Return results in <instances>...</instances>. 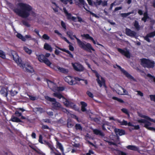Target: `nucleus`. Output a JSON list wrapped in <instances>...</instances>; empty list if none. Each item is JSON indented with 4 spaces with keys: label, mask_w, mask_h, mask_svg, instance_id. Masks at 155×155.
Here are the masks:
<instances>
[{
    "label": "nucleus",
    "mask_w": 155,
    "mask_h": 155,
    "mask_svg": "<svg viewBox=\"0 0 155 155\" xmlns=\"http://www.w3.org/2000/svg\"><path fill=\"white\" fill-rule=\"evenodd\" d=\"M119 122L122 125H127V123L126 121L123 120L122 121H119Z\"/></svg>",
    "instance_id": "864d4df0"
},
{
    "label": "nucleus",
    "mask_w": 155,
    "mask_h": 155,
    "mask_svg": "<svg viewBox=\"0 0 155 155\" xmlns=\"http://www.w3.org/2000/svg\"><path fill=\"white\" fill-rule=\"evenodd\" d=\"M141 64L144 67L152 68L154 66V63L153 61L143 59H141Z\"/></svg>",
    "instance_id": "20e7f679"
},
{
    "label": "nucleus",
    "mask_w": 155,
    "mask_h": 155,
    "mask_svg": "<svg viewBox=\"0 0 155 155\" xmlns=\"http://www.w3.org/2000/svg\"><path fill=\"white\" fill-rule=\"evenodd\" d=\"M59 149L61 151L62 155H65L64 153V148L62 145L59 143Z\"/></svg>",
    "instance_id": "f704fd0d"
},
{
    "label": "nucleus",
    "mask_w": 155,
    "mask_h": 155,
    "mask_svg": "<svg viewBox=\"0 0 155 155\" xmlns=\"http://www.w3.org/2000/svg\"><path fill=\"white\" fill-rule=\"evenodd\" d=\"M64 87L63 86H59V91H62L64 90Z\"/></svg>",
    "instance_id": "69168bd1"
},
{
    "label": "nucleus",
    "mask_w": 155,
    "mask_h": 155,
    "mask_svg": "<svg viewBox=\"0 0 155 155\" xmlns=\"http://www.w3.org/2000/svg\"><path fill=\"white\" fill-rule=\"evenodd\" d=\"M74 125V124L72 122L69 121V120H68L67 123V126L68 127L71 128Z\"/></svg>",
    "instance_id": "58836bf2"
},
{
    "label": "nucleus",
    "mask_w": 155,
    "mask_h": 155,
    "mask_svg": "<svg viewBox=\"0 0 155 155\" xmlns=\"http://www.w3.org/2000/svg\"><path fill=\"white\" fill-rule=\"evenodd\" d=\"M81 110L83 112L86 111V109L85 107H87V104L84 102L82 101L81 102Z\"/></svg>",
    "instance_id": "bb28decb"
},
{
    "label": "nucleus",
    "mask_w": 155,
    "mask_h": 155,
    "mask_svg": "<svg viewBox=\"0 0 155 155\" xmlns=\"http://www.w3.org/2000/svg\"><path fill=\"white\" fill-rule=\"evenodd\" d=\"M11 119V120L13 122H22V121L18 118L13 116H12Z\"/></svg>",
    "instance_id": "c756f323"
},
{
    "label": "nucleus",
    "mask_w": 155,
    "mask_h": 155,
    "mask_svg": "<svg viewBox=\"0 0 155 155\" xmlns=\"http://www.w3.org/2000/svg\"><path fill=\"white\" fill-rule=\"evenodd\" d=\"M42 137L41 135H40L39 136V138L38 140L39 142L41 143H43V142L42 141Z\"/></svg>",
    "instance_id": "0e129e2a"
},
{
    "label": "nucleus",
    "mask_w": 155,
    "mask_h": 155,
    "mask_svg": "<svg viewBox=\"0 0 155 155\" xmlns=\"http://www.w3.org/2000/svg\"><path fill=\"white\" fill-rule=\"evenodd\" d=\"M42 38L45 40H49L50 37L47 34H44L42 36Z\"/></svg>",
    "instance_id": "603ef678"
},
{
    "label": "nucleus",
    "mask_w": 155,
    "mask_h": 155,
    "mask_svg": "<svg viewBox=\"0 0 155 155\" xmlns=\"http://www.w3.org/2000/svg\"><path fill=\"white\" fill-rule=\"evenodd\" d=\"M43 143L47 145L50 148V149L51 148V147L52 146L51 145V143H50L49 142L46 141H45Z\"/></svg>",
    "instance_id": "a18cd8bd"
},
{
    "label": "nucleus",
    "mask_w": 155,
    "mask_h": 155,
    "mask_svg": "<svg viewBox=\"0 0 155 155\" xmlns=\"http://www.w3.org/2000/svg\"><path fill=\"white\" fill-rule=\"evenodd\" d=\"M29 10H14L15 12L19 16L23 17L26 18L29 15Z\"/></svg>",
    "instance_id": "1a4fd4ad"
},
{
    "label": "nucleus",
    "mask_w": 155,
    "mask_h": 155,
    "mask_svg": "<svg viewBox=\"0 0 155 155\" xmlns=\"http://www.w3.org/2000/svg\"><path fill=\"white\" fill-rule=\"evenodd\" d=\"M127 125L129 126H131L132 127V128L133 129H138L139 128V126L138 125L134 126L132 124L129 122V123H127Z\"/></svg>",
    "instance_id": "7c9ffc66"
},
{
    "label": "nucleus",
    "mask_w": 155,
    "mask_h": 155,
    "mask_svg": "<svg viewBox=\"0 0 155 155\" xmlns=\"http://www.w3.org/2000/svg\"><path fill=\"white\" fill-rule=\"evenodd\" d=\"M76 129L77 130H81L82 127L80 124H76L75 125Z\"/></svg>",
    "instance_id": "3c124183"
},
{
    "label": "nucleus",
    "mask_w": 155,
    "mask_h": 155,
    "mask_svg": "<svg viewBox=\"0 0 155 155\" xmlns=\"http://www.w3.org/2000/svg\"><path fill=\"white\" fill-rule=\"evenodd\" d=\"M64 79V81L70 85H74L77 83L76 81L74 79V78H73L70 76L65 77Z\"/></svg>",
    "instance_id": "f8f14e48"
},
{
    "label": "nucleus",
    "mask_w": 155,
    "mask_h": 155,
    "mask_svg": "<svg viewBox=\"0 0 155 155\" xmlns=\"http://www.w3.org/2000/svg\"><path fill=\"white\" fill-rule=\"evenodd\" d=\"M72 64L75 70L79 71H83L84 68L81 64L77 63H72Z\"/></svg>",
    "instance_id": "4468645a"
},
{
    "label": "nucleus",
    "mask_w": 155,
    "mask_h": 155,
    "mask_svg": "<svg viewBox=\"0 0 155 155\" xmlns=\"http://www.w3.org/2000/svg\"><path fill=\"white\" fill-rule=\"evenodd\" d=\"M93 131L94 133L96 135H99L102 136H104V135L103 133L101 132L100 130H98L94 129Z\"/></svg>",
    "instance_id": "c85d7f7f"
},
{
    "label": "nucleus",
    "mask_w": 155,
    "mask_h": 155,
    "mask_svg": "<svg viewBox=\"0 0 155 155\" xmlns=\"http://www.w3.org/2000/svg\"><path fill=\"white\" fill-rule=\"evenodd\" d=\"M139 116L141 117H143V118H145V119H146L147 120L148 118L149 117H148L147 116L143 115L141 114H139Z\"/></svg>",
    "instance_id": "bf43d9fd"
},
{
    "label": "nucleus",
    "mask_w": 155,
    "mask_h": 155,
    "mask_svg": "<svg viewBox=\"0 0 155 155\" xmlns=\"http://www.w3.org/2000/svg\"><path fill=\"white\" fill-rule=\"evenodd\" d=\"M0 93L3 96L6 97L8 94L7 90L5 88H2L0 91Z\"/></svg>",
    "instance_id": "5701e85b"
},
{
    "label": "nucleus",
    "mask_w": 155,
    "mask_h": 155,
    "mask_svg": "<svg viewBox=\"0 0 155 155\" xmlns=\"http://www.w3.org/2000/svg\"><path fill=\"white\" fill-rule=\"evenodd\" d=\"M18 93V92L12 90L10 91L11 94L12 96H14L16 94Z\"/></svg>",
    "instance_id": "8fccbe9b"
},
{
    "label": "nucleus",
    "mask_w": 155,
    "mask_h": 155,
    "mask_svg": "<svg viewBox=\"0 0 155 155\" xmlns=\"http://www.w3.org/2000/svg\"><path fill=\"white\" fill-rule=\"evenodd\" d=\"M118 51L119 52L122 54L124 55L127 58H129L130 57V54L129 51L127 50H122L120 48H117Z\"/></svg>",
    "instance_id": "f3484780"
},
{
    "label": "nucleus",
    "mask_w": 155,
    "mask_h": 155,
    "mask_svg": "<svg viewBox=\"0 0 155 155\" xmlns=\"http://www.w3.org/2000/svg\"><path fill=\"white\" fill-rule=\"evenodd\" d=\"M22 23L24 25H25V26H26L28 27H29L30 26V25L29 24H28V23L26 21H23Z\"/></svg>",
    "instance_id": "13d9d810"
},
{
    "label": "nucleus",
    "mask_w": 155,
    "mask_h": 155,
    "mask_svg": "<svg viewBox=\"0 0 155 155\" xmlns=\"http://www.w3.org/2000/svg\"><path fill=\"white\" fill-rule=\"evenodd\" d=\"M16 36L18 38L21 39L23 41H26V39L25 37L20 33H18L16 35Z\"/></svg>",
    "instance_id": "72a5a7b5"
},
{
    "label": "nucleus",
    "mask_w": 155,
    "mask_h": 155,
    "mask_svg": "<svg viewBox=\"0 0 155 155\" xmlns=\"http://www.w3.org/2000/svg\"><path fill=\"white\" fill-rule=\"evenodd\" d=\"M131 13H122L121 14V15L122 17H126L128 15H129Z\"/></svg>",
    "instance_id": "052dcab7"
},
{
    "label": "nucleus",
    "mask_w": 155,
    "mask_h": 155,
    "mask_svg": "<svg viewBox=\"0 0 155 155\" xmlns=\"http://www.w3.org/2000/svg\"><path fill=\"white\" fill-rule=\"evenodd\" d=\"M116 2L115 1H114L113 3H111L110 5V6L109 9V10H112L113 7L114 6H115L116 5Z\"/></svg>",
    "instance_id": "6e6d98bb"
},
{
    "label": "nucleus",
    "mask_w": 155,
    "mask_h": 155,
    "mask_svg": "<svg viewBox=\"0 0 155 155\" xmlns=\"http://www.w3.org/2000/svg\"><path fill=\"white\" fill-rule=\"evenodd\" d=\"M148 120L141 119L138 120V122L140 123H144V127L148 129L153 131L155 132V128L153 127H150L149 126L152 125V124L149 122Z\"/></svg>",
    "instance_id": "423d86ee"
},
{
    "label": "nucleus",
    "mask_w": 155,
    "mask_h": 155,
    "mask_svg": "<svg viewBox=\"0 0 155 155\" xmlns=\"http://www.w3.org/2000/svg\"><path fill=\"white\" fill-rule=\"evenodd\" d=\"M47 83L48 87L54 92L53 95L58 97V87H56V85L54 83L50 81H47Z\"/></svg>",
    "instance_id": "7ed1b4c3"
},
{
    "label": "nucleus",
    "mask_w": 155,
    "mask_h": 155,
    "mask_svg": "<svg viewBox=\"0 0 155 155\" xmlns=\"http://www.w3.org/2000/svg\"><path fill=\"white\" fill-rule=\"evenodd\" d=\"M107 1L106 0L102 1L101 0H97L96 2H94V4L96 6L101 5L102 6L104 7L107 6Z\"/></svg>",
    "instance_id": "2eb2a0df"
},
{
    "label": "nucleus",
    "mask_w": 155,
    "mask_h": 155,
    "mask_svg": "<svg viewBox=\"0 0 155 155\" xmlns=\"http://www.w3.org/2000/svg\"><path fill=\"white\" fill-rule=\"evenodd\" d=\"M123 88L121 87L118 85L117 87V89L116 91L118 94L122 95L123 94Z\"/></svg>",
    "instance_id": "393cba45"
},
{
    "label": "nucleus",
    "mask_w": 155,
    "mask_h": 155,
    "mask_svg": "<svg viewBox=\"0 0 155 155\" xmlns=\"http://www.w3.org/2000/svg\"><path fill=\"white\" fill-rule=\"evenodd\" d=\"M74 79L77 81H81V83L83 84H87V82L86 80H84L82 79H81L78 77H75Z\"/></svg>",
    "instance_id": "cd10ccee"
},
{
    "label": "nucleus",
    "mask_w": 155,
    "mask_h": 155,
    "mask_svg": "<svg viewBox=\"0 0 155 155\" xmlns=\"http://www.w3.org/2000/svg\"><path fill=\"white\" fill-rule=\"evenodd\" d=\"M0 57L3 59L5 58V54L4 52L0 50Z\"/></svg>",
    "instance_id": "ea45409f"
},
{
    "label": "nucleus",
    "mask_w": 155,
    "mask_h": 155,
    "mask_svg": "<svg viewBox=\"0 0 155 155\" xmlns=\"http://www.w3.org/2000/svg\"><path fill=\"white\" fill-rule=\"evenodd\" d=\"M155 36V31L150 32L145 37H144V39L148 42H150L149 38H153Z\"/></svg>",
    "instance_id": "6ab92c4d"
},
{
    "label": "nucleus",
    "mask_w": 155,
    "mask_h": 155,
    "mask_svg": "<svg viewBox=\"0 0 155 155\" xmlns=\"http://www.w3.org/2000/svg\"><path fill=\"white\" fill-rule=\"evenodd\" d=\"M59 71L64 73H67L68 72V70L61 68H59Z\"/></svg>",
    "instance_id": "e433bc0d"
},
{
    "label": "nucleus",
    "mask_w": 155,
    "mask_h": 155,
    "mask_svg": "<svg viewBox=\"0 0 155 155\" xmlns=\"http://www.w3.org/2000/svg\"><path fill=\"white\" fill-rule=\"evenodd\" d=\"M75 1V3L76 5L79 7L82 6L83 7L85 10H87L86 8L85 7L87 6V4L85 2L84 0H78L77 1L76 0H74Z\"/></svg>",
    "instance_id": "ddd939ff"
},
{
    "label": "nucleus",
    "mask_w": 155,
    "mask_h": 155,
    "mask_svg": "<svg viewBox=\"0 0 155 155\" xmlns=\"http://www.w3.org/2000/svg\"><path fill=\"white\" fill-rule=\"evenodd\" d=\"M81 36L82 37H84L85 38L87 39H89L91 40V38H92V37L90 36L89 35L87 34L82 35H81Z\"/></svg>",
    "instance_id": "4c0bfd02"
},
{
    "label": "nucleus",
    "mask_w": 155,
    "mask_h": 155,
    "mask_svg": "<svg viewBox=\"0 0 155 155\" xmlns=\"http://www.w3.org/2000/svg\"><path fill=\"white\" fill-rule=\"evenodd\" d=\"M59 101L63 102L66 107H70L76 110H78V108L73 103L68 101L64 96L59 93Z\"/></svg>",
    "instance_id": "f03ea898"
},
{
    "label": "nucleus",
    "mask_w": 155,
    "mask_h": 155,
    "mask_svg": "<svg viewBox=\"0 0 155 155\" xmlns=\"http://www.w3.org/2000/svg\"><path fill=\"white\" fill-rule=\"evenodd\" d=\"M118 152L119 155H126V154L125 153L121 151H118Z\"/></svg>",
    "instance_id": "774afa93"
},
{
    "label": "nucleus",
    "mask_w": 155,
    "mask_h": 155,
    "mask_svg": "<svg viewBox=\"0 0 155 155\" xmlns=\"http://www.w3.org/2000/svg\"><path fill=\"white\" fill-rule=\"evenodd\" d=\"M65 14L67 18L68 19H71L74 21H76L77 18L76 17L72 16L70 13H68L67 10H64Z\"/></svg>",
    "instance_id": "aec40b11"
},
{
    "label": "nucleus",
    "mask_w": 155,
    "mask_h": 155,
    "mask_svg": "<svg viewBox=\"0 0 155 155\" xmlns=\"http://www.w3.org/2000/svg\"><path fill=\"white\" fill-rule=\"evenodd\" d=\"M126 147L129 150H132L137 151L138 150V148L134 145H128Z\"/></svg>",
    "instance_id": "b1692460"
},
{
    "label": "nucleus",
    "mask_w": 155,
    "mask_h": 155,
    "mask_svg": "<svg viewBox=\"0 0 155 155\" xmlns=\"http://www.w3.org/2000/svg\"><path fill=\"white\" fill-rule=\"evenodd\" d=\"M87 94L90 97L92 98L93 97V94L90 92L88 91L87 92Z\"/></svg>",
    "instance_id": "4d7b16f0"
},
{
    "label": "nucleus",
    "mask_w": 155,
    "mask_h": 155,
    "mask_svg": "<svg viewBox=\"0 0 155 155\" xmlns=\"http://www.w3.org/2000/svg\"><path fill=\"white\" fill-rule=\"evenodd\" d=\"M68 116H70L71 117L73 118L76 119V120H77L78 122L80 121L78 120V117L77 116H76V115H75L73 114H71V113H70L68 115Z\"/></svg>",
    "instance_id": "a19ab883"
},
{
    "label": "nucleus",
    "mask_w": 155,
    "mask_h": 155,
    "mask_svg": "<svg viewBox=\"0 0 155 155\" xmlns=\"http://www.w3.org/2000/svg\"><path fill=\"white\" fill-rule=\"evenodd\" d=\"M45 98L48 101L52 102V108L53 110H57L58 109V103L56 101L55 99L51 98L48 96L45 97Z\"/></svg>",
    "instance_id": "0eeeda50"
},
{
    "label": "nucleus",
    "mask_w": 155,
    "mask_h": 155,
    "mask_svg": "<svg viewBox=\"0 0 155 155\" xmlns=\"http://www.w3.org/2000/svg\"><path fill=\"white\" fill-rule=\"evenodd\" d=\"M59 36L60 37L62 38H63L65 41L67 42L68 44H70L69 41L67 39V38L62 36L61 34L59 33Z\"/></svg>",
    "instance_id": "c03bdc74"
},
{
    "label": "nucleus",
    "mask_w": 155,
    "mask_h": 155,
    "mask_svg": "<svg viewBox=\"0 0 155 155\" xmlns=\"http://www.w3.org/2000/svg\"><path fill=\"white\" fill-rule=\"evenodd\" d=\"M11 57L13 58V60L18 64L20 65V66H22V60L20 59L17 53L13 51L11 55Z\"/></svg>",
    "instance_id": "6e6552de"
},
{
    "label": "nucleus",
    "mask_w": 155,
    "mask_h": 155,
    "mask_svg": "<svg viewBox=\"0 0 155 155\" xmlns=\"http://www.w3.org/2000/svg\"><path fill=\"white\" fill-rule=\"evenodd\" d=\"M38 59L40 62H44L48 66L51 64L50 61L44 55L41 54L38 56Z\"/></svg>",
    "instance_id": "9b49d317"
},
{
    "label": "nucleus",
    "mask_w": 155,
    "mask_h": 155,
    "mask_svg": "<svg viewBox=\"0 0 155 155\" xmlns=\"http://www.w3.org/2000/svg\"><path fill=\"white\" fill-rule=\"evenodd\" d=\"M113 99L114 100H117L118 102L120 103H123L124 102V101L123 100L120 99L116 97H113Z\"/></svg>",
    "instance_id": "de8ad7c7"
},
{
    "label": "nucleus",
    "mask_w": 155,
    "mask_h": 155,
    "mask_svg": "<svg viewBox=\"0 0 155 155\" xmlns=\"http://www.w3.org/2000/svg\"><path fill=\"white\" fill-rule=\"evenodd\" d=\"M147 76L150 79L153 80V81L155 82V77H154L153 76H152V75L150 74H147Z\"/></svg>",
    "instance_id": "5fc2aeb1"
},
{
    "label": "nucleus",
    "mask_w": 155,
    "mask_h": 155,
    "mask_svg": "<svg viewBox=\"0 0 155 155\" xmlns=\"http://www.w3.org/2000/svg\"><path fill=\"white\" fill-rule=\"evenodd\" d=\"M26 71L30 73H32L34 70L32 67L29 64L27 63L24 65Z\"/></svg>",
    "instance_id": "412c9836"
},
{
    "label": "nucleus",
    "mask_w": 155,
    "mask_h": 155,
    "mask_svg": "<svg viewBox=\"0 0 155 155\" xmlns=\"http://www.w3.org/2000/svg\"><path fill=\"white\" fill-rule=\"evenodd\" d=\"M51 150V153H53L54 155H58V151L56 149L54 148L53 146H52L50 148Z\"/></svg>",
    "instance_id": "2f4dec72"
},
{
    "label": "nucleus",
    "mask_w": 155,
    "mask_h": 155,
    "mask_svg": "<svg viewBox=\"0 0 155 155\" xmlns=\"http://www.w3.org/2000/svg\"><path fill=\"white\" fill-rule=\"evenodd\" d=\"M144 17L142 18V20L144 21V22H146V19L148 18L147 14L146 12H145L143 14Z\"/></svg>",
    "instance_id": "37998d69"
},
{
    "label": "nucleus",
    "mask_w": 155,
    "mask_h": 155,
    "mask_svg": "<svg viewBox=\"0 0 155 155\" xmlns=\"http://www.w3.org/2000/svg\"><path fill=\"white\" fill-rule=\"evenodd\" d=\"M114 131L117 135L122 136L124 134V130L119 129H114Z\"/></svg>",
    "instance_id": "4be33fe9"
},
{
    "label": "nucleus",
    "mask_w": 155,
    "mask_h": 155,
    "mask_svg": "<svg viewBox=\"0 0 155 155\" xmlns=\"http://www.w3.org/2000/svg\"><path fill=\"white\" fill-rule=\"evenodd\" d=\"M91 70L95 74L97 78V81L100 87L102 86H105V80L104 78L99 75L96 71L92 70Z\"/></svg>",
    "instance_id": "39448f33"
},
{
    "label": "nucleus",
    "mask_w": 155,
    "mask_h": 155,
    "mask_svg": "<svg viewBox=\"0 0 155 155\" xmlns=\"http://www.w3.org/2000/svg\"><path fill=\"white\" fill-rule=\"evenodd\" d=\"M136 92H137V94L140 96L141 97H143V94L140 91H137Z\"/></svg>",
    "instance_id": "e2e57ef3"
},
{
    "label": "nucleus",
    "mask_w": 155,
    "mask_h": 155,
    "mask_svg": "<svg viewBox=\"0 0 155 155\" xmlns=\"http://www.w3.org/2000/svg\"><path fill=\"white\" fill-rule=\"evenodd\" d=\"M61 25L62 27L65 30H66V25L65 23L63 21H61Z\"/></svg>",
    "instance_id": "49530a36"
},
{
    "label": "nucleus",
    "mask_w": 155,
    "mask_h": 155,
    "mask_svg": "<svg viewBox=\"0 0 155 155\" xmlns=\"http://www.w3.org/2000/svg\"><path fill=\"white\" fill-rule=\"evenodd\" d=\"M44 48L45 49L49 51H50L51 52L52 51V49L51 46L48 44L45 43L44 45Z\"/></svg>",
    "instance_id": "a878e982"
},
{
    "label": "nucleus",
    "mask_w": 155,
    "mask_h": 155,
    "mask_svg": "<svg viewBox=\"0 0 155 155\" xmlns=\"http://www.w3.org/2000/svg\"><path fill=\"white\" fill-rule=\"evenodd\" d=\"M134 26L136 29L139 30L140 28V27L139 25L138 22L137 21H135L134 24Z\"/></svg>",
    "instance_id": "09e8293b"
},
{
    "label": "nucleus",
    "mask_w": 155,
    "mask_h": 155,
    "mask_svg": "<svg viewBox=\"0 0 155 155\" xmlns=\"http://www.w3.org/2000/svg\"><path fill=\"white\" fill-rule=\"evenodd\" d=\"M67 34L71 39H74L73 37H74L77 40L79 46L81 48L88 51H90L91 50L93 51H95V50L92 48L90 44L87 43H84L81 41L79 39L77 38L75 35H74V33L73 31H69L67 32Z\"/></svg>",
    "instance_id": "f257e3e1"
},
{
    "label": "nucleus",
    "mask_w": 155,
    "mask_h": 155,
    "mask_svg": "<svg viewBox=\"0 0 155 155\" xmlns=\"http://www.w3.org/2000/svg\"><path fill=\"white\" fill-rule=\"evenodd\" d=\"M125 33L127 35L132 37H135L136 35L135 32L128 28L126 29Z\"/></svg>",
    "instance_id": "dca6fc26"
},
{
    "label": "nucleus",
    "mask_w": 155,
    "mask_h": 155,
    "mask_svg": "<svg viewBox=\"0 0 155 155\" xmlns=\"http://www.w3.org/2000/svg\"><path fill=\"white\" fill-rule=\"evenodd\" d=\"M121 110L123 113L126 114L128 117H130L129 112L127 109L125 108H123L121 109Z\"/></svg>",
    "instance_id": "c9c22d12"
},
{
    "label": "nucleus",
    "mask_w": 155,
    "mask_h": 155,
    "mask_svg": "<svg viewBox=\"0 0 155 155\" xmlns=\"http://www.w3.org/2000/svg\"><path fill=\"white\" fill-rule=\"evenodd\" d=\"M24 49L26 53L29 54H31L32 52L31 50L25 47H24Z\"/></svg>",
    "instance_id": "79ce46f5"
},
{
    "label": "nucleus",
    "mask_w": 155,
    "mask_h": 155,
    "mask_svg": "<svg viewBox=\"0 0 155 155\" xmlns=\"http://www.w3.org/2000/svg\"><path fill=\"white\" fill-rule=\"evenodd\" d=\"M17 6L19 7L20 10H32V7L29 5L23 3H19L17 4ZM15 10H19L16 9Z\"/></svg>",
    "instance_id": "9d476101"
},
{
    "label": "nucleus",
    "mask_w": 155,
    "mask_h": 155,
    "mask_svg": "<svg viewBox=\"0 0 155 155\" xmlns=\"http://www.w3.org/2000/svg\"><path fill=\"white\" fill-rule=\"evenodd\" d=\"M16 36L18 38L21 39L23 41H26V39L25 37L20 33H18L16 35Z\"/></svg>",
    "instance_id": "473e14b6"
},
{
    "label": "nucleus",
    "mask_w": 155,
    "mask_h": 155,
    "mask_svg": "<svg viewBox=\"0 0 155 155\" xmlns=\"http://www.w3.org/2000/svg\"><path fill=\"white\" fill-rule=\"evenodd\" d=\"M30 99L32 101H35L37 99V97H36L33 96L31 95H29V96Z\"/></svg>",
    "instance_id": "680f3d73"
},
{
    "label": "nucleus",
    "mask_w": 155,
    "mask_h": 155,
    "mask_svg": "<svg viewBox=\"0 0 155 155\" xmlns=\"http://www.w3.org/2000/svg\"><path fill=\"white\" fill-rule=\"evenodd\" d=\"M117 67L120 70V71L122 72V73H123V74H124L128 78L133 80H134V78L132 76H131L130 74H129L123 69L121 68L120 66H117Z\"/></svg>",
    "instance_id": "a211bd4d"
},
{
    "label": "nucleus",
    "mask_w": 155,
    "mask_h": 155,
    "mask_svg": "<svg viewBox=\"0 0 155 155\" xmlns=\"http://www.w3.org/2000/svg\"><path fill=\"white\" fill-rule=\"evenodd\" d=\"M150 97L151 100L155 101V95H150Z\"/></svg>",
    "instance_id": "338daca9"
}]
</instances>
